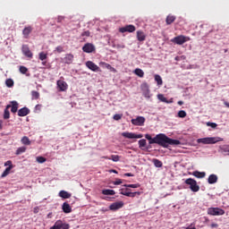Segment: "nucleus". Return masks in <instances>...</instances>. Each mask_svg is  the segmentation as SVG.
<instances>
[{
  "label": "nucleus",
  "mask_w": 229,
  "mask_h": 229,
  "mask_svg": "<svg viewBox=\"0 0 229 229\" xmlns=\"http://www.w3.org/2000/svg\"><path fill=\"white\" fill-rule=\"evenodd\" d=\"M145 138L148 140V144H158L162 148H169V146H180L182 142L178 140H173L167 137L164 133L156 135L155 138H152L151 135L146 134Z\"/></svg>",
  "instance_id": "1"
},
{
  "label": "nucleus",
  "mask_w": 229,
  "mask_h": 229,
  "mask_svg": "<svg viewBox=\"0 0 229 229\" xmlns=\"http://www.w3.org/2000/svg\"><path fill=\"white\" fill-rule=\"evenodd\" d=\"M223 139L219 137H207L197 140L198 144H217L222 142Z\"/></svg>",
  "instance_id": "2"
},
{
  "label": "nucleus",
  "mask_w": 229,
  "mask_h": 229,
  "mask_svg": "<svg viewBox=\"0 0 229 229\" xmlns=\"http://www.w3.org/2000/svg\"><path fill=\"white\" fill-rule=\"evenodd\" d=\"M184 183H186V185H190V189L192 192H198L199 191V185H198V182L192 178L186 179Z\"/></svg>",
  "instance_id": "3"
},
{
  "label": "nucleus",
  "mask_w": 229,
  "mask_h": 229,
  "mask_svg": "<svg viewBox=\"0 0 229 229\" xmlns=\"http://www.w3.org/2000/svg\"><path fill=\"white\" fill-rule=\"evenodd\" d=\"M208 216H225V211L220 208H209L208 209Z\"/></svg>",
  "instance_id": "4"
},
{
  "label": "nucleus",
  "mask_w": 229,
  "mask_h": 229,
  "mask_svg": "<svg viewBox=\"0 0 229 229\" xmlns=\"http://www.w3.org/2000/svg\"><path fill=\"white\" fill-rule=\"evenodd\" d=\"M189 40H191V38L181 35L174 38L172 42L178 44V46H182V44H185V42H189Z\"/></svg>",
  "instance_id": "5"
},
{
  "label": "nucleus",
  "mask_w": 229,
  "mask_h": 229,
  "mask_svg": "<svg viewBox=\"0 0 229 229\" xmlns=\"http://www.w3.org/2000/svg\"><path fill=\"white\" fill-rule=\"evenodd\" d=\"M69 224L64 223L62 220H57L50 229H69Z\"/></svg>",
  "instance_id": "6"
},
{
  "label": "nucleus",
  "mask_w": 229,
  "mask_h": 229,
  "mask_svg": "<svg viewBox=\"0 0 229 229\" xmlns=\"http://www.w3.org/2000/svg\"><path fill=\"white\" fill-rule=\"evenodd\" d=\"M131 123L134 126H144V123H146V118L144 116H138L136 119H131Z\"/></svg>",
  "instance_id": "7"
},
{
  "label": "nucleus",
  "mask_w": 229,
  "mask_h": 229,
  "mask_svg": "<svg viewBox=\"0 0 229 229\" xmlns=\"http://www.w3.org/2000/svg\"><path fill=\"white\" fill-rule=\"evenodd\" d=\"M141 91L144 98H147V99H149V98H151V94L149 91V85H148V83L145 82L141 84Z\"/></svg>",
  "instance_id": "8"
},
{
  "label": "nucleus",
  "mask_w": 229,
  "mask_h": 229,
  "mask_svg": "<svg viewBox=\"0 0 229 229\" xmlns=\"http://www.w3.org/2000/svg\"><path fill=\"white\" fill-rule=\"evenodd\" d=\"M86 67H88V69L90 71H93V72H99V71H101L99 66H98V64H94L92 61L86 62Z\"/></svg>",
  "instance_id": "9"
},
{
  "label": "nucleus",
  "mask_w": 229,
  "mask_h": 229,
  "mask_svg": "<svg viewBox=\"0 0 229 229\" xmlns=\"http://www.w3.org/2000/svg\"><path fill=\"white\" fill-rule=\"evenodd\" d=\"M82 51L84 53H94V51H96V47L91 43H86L82 47Z\"/></svg>",
  "instance_id": "10"
},
{
  "label": "nucleus",
  "mask_w": 229,
  "mask_h": 229,
  "mask_svg": "<svg viewBox=\"0 0 229 229\" xmlns=\"http://www.w3.org/2000/svg\"><path fill=\"white\" fill-rule=\"evenodd\" d=\"M56 85L59 92H65V90H67L68 85L67 82H65L64 81H57Z\"/></svg>",
  "instance_id": "11"
},
{
  "label": "nucleus",
  "mask_w": 229,
  "mask_h": 229,
  "mask_svg": "<svg viewBox=\"0 0 229 229\" xmlns=\"http://www.w3.org/2000/svg\"><path fill=\"white\" fill-rule=\"evenodd\" d=\"M136 28L134 25H127L125 27H122L119 29L120 33H133L135 31Z\"/></svg>",
  "instance_id": "12"
},
{
  "label": "nucleus",
  "mask_w": 229,
  "mask_h": 229,
  "mask_svg": "<svg viewBox=\"0 0 229 229\" xmlns=\"http://www.w3.org/2000/svg\"><path fill=\"white\" fill-rule=\"evenodd\" d=\"M122 135L125 139H142V137H143L142 134H136L133 132H123Z\"/></svg>",
  "instance_id": "13"
},
{
  "label": "nucleus",
  "mask_w": 229,
  "mask_h": 229,
  "mask_svg": "<svg viewBox=\"0 0 229 229\" xmlns=\"http://www.w3.org/2000/svg\"><path fill=\"white\" fill-rule=\"evenodd\" d=\"M21 51L27 58H33V53L30 50V47L28 45H23L21 47Z\"/></svg>",
  "instance_id": "14"
},
{
  "label": "nucleus",
  "mask_w": 229,
  "mask_h": 229,
  "mask_svg": "<svg viewBox=\"0 0 229 229\" xmlns=\"http://www.w3.org/2000/svg\"><path fill=\"white\" fill-rule=\"evenodd\" d=\"M64 64H66L67 65H71L72 62H74V55L72 54H66L64 57L63 58Z\"/></svg>",
  "instance_id": "15"
},
{
  "label": "nucleus",
  "mask_w": 229,
  "mask_h": 229,
  "mask_svg": "<svg viewBox=\"0 0 229 229\" xmlns=\"http://www.w3.org/2000/svg\"><path fill=\"white\" fill-rule=\"evenodd\" d=\"M124 207V202L123 201H118V202H114L109 206L110 210H119V208H123Z\"/></svg>",
  "instance_id": "16"
},
{
  "label": "nucleus",
  "mask_w": 229,
  "mask_h": 229,
  "mask_svg": "<svg viewBox=\"0 0 229 229\" xmlns=\"http://www.w3.org/2000/svg\"><path fill=\"white\" fill-rule=\"evenodd\" d=\"M33 31V27L27 26L22 30V35L24 38H30V34Z\"/></svg>",
  "instance_id": "17"
},
{
  "label": "nucleus",
  "mask_w": 229,
  "mask_h": 229,
  "mask_svg": "<svg viewBox=\"0 0 229 229\" xmlns=\"http://www.w3.org/2000/svg\"><path fill=\"white\" fill-rule=\"evenodd\" d=\"M99 66L103 67L104 69H108V71H111L112 72H116L115 68L112 67L108 63L106 62H100Z\"/></svg>",
  "instance_id": "18"
},
{
  "label": "nucleus",
  "mask_w": 229,
  "mask_h": 229,
  "mask_svg": "<svg viewBox=\"0 0 229 229\" xmlns=\"http://www.w3.org/2000/svg\"><path fill=\"white\" fill-rule=\"evenodd\" d=\"M30 114V108L22 107L18 111L19 117H26Z\"/></svg>",
  "instance_id": "19"
},
{
  "label": "nucleus",
  "mask_w": 229,
  "mask_h": 229,
  "mask_svg": "<svg viewBox=\"0 0 229 229\" xmlns=\"http://www.w3.org/2000/svg\"><path fill=\"white\" fill-rule=\"evenodd\" d=\"M121 194L123 196H127V198H135L138 194V196H140V192L135 191V192H131V191H121Z\"/></svg>",
  "instance_id": "20"
},
{
  "label": "nucleus",
  "mask_w": 229,
  "mask_h": 229,
  "mask_svg": "<svg viewBox=\"0 0 229 229\" xmlns=\"http://www.w3.org/2000/svg\"><path fill=\"white\" fill-rule=\"evenodd\" d=\"M63 212H64V214H71V212H72V208H71V205H69V203L64 202L63 204Z\"/></svg>",
  "instance_id": "21"
},
{
  "label": "nucleus",
  "mask_w": 229,
  "mask_h": 229,
  "mask_svg": "<svg viewBox=\"0 0 229 229\" xmlns=\"http://www.w3.org/2000/svg\"><path fill=\"white\" fill-rule=\"evenodd\" d=\"M17 110H19V103H17V101H11L12 114H17Z\"/></svg>",
  "instance_id": "22"
},
{
  "label": "nucleus",
  "mask_w": 229,
  "mask_h": 229,
  "mask_svg": "<svg viewBox=\"0 0 229 229\" xmlns=\"http://www.w3.org/2000/svg\"><path fill=\"white\" fill-rule=\"evenodd\" d=\"M137 39L139 40V42H144V40H146V34L144 33V31H137Z\"/></svg>",
  "instance_id": "23"
},
{
  "label": "nucleus",
  "mask_w": 229,
  "mask_h": 229,
  "mask_svg": "<svg viewBox=\"0 0 229 229\" xmlns=\"http://www.w3.org/2000/svg\"><path fill=\"white\" fill-rule=\"evenodd\" d=\"M208 182L212 185L214 183H217V175L216 174H210L208 178Z\"/></svg>",
  "instance_id": "24"
},
{
  "label": "nucleus",
  "mask_w": 229,
  "mask_h": 229,
  "mask_svg": "<svg viewBox=\"0 0 229 229\" xmlns=\"http://www.w3.org/2000/svg\"><path fill=\"white\" fill-rule=\"evenodd\" d=\"M157 99H159V101H161L162 103H166L167 105L173 103V100H167V98L162 94L157 95Z\"/></svg>",
  "instance_id": "25"
},
{
  "label": "nucleus",
  "mask_w": 229,
  "mask_h": 229,
  "mask_svg": "<svg viewBox=\"0 0 229 229\" xmlns=\"http://www.w3.org/2000/svg\"><path fill=\"white\" fill-rule=\"evenodd\" d=\"M72 194L65 191H61L59 192V197L63 198V199H69V198H71Z\"/></svg>",
  "instance_id": "26"
},
{
  "label": "nucleus",
  "mask_w": 229,
  "mask_h": 229,
  "mask_svg": "<svg viewBox=\"0 0 229 229\" xmlns=\"http://www.w3.org/2000/svg\"><path fill=\"white\" fill-rule=\"evenodd\" d=\"M21 142L23 144V146H31V140H30L28 136H23L21 140Z\"/></svg>",
  "instance_id": "27"
},
{
  "label": "nucleus",
  "mask_w": 229,
  "mask_h": 229,
  "mask_svg": "<svg viewBox=\"0 0 229 229\" xmlns=\"http://www.w3.org/2000/svg\"><path fill=\"white\" fill-rule=\"evenodd\" d=\"M10 108H12V105H7L4 111V119H8L10 117Z\"/></svg>",
  "instance_id": "28"
},
{
  "label": "nucleus",
  "mask_w": 229,
  "mask_h": 229,
  "mask_svg": "<svg viewBox=\"0 0 229 229\" xmlns=\"http://www.w3.org/2000/svg\"><path fill=\"white\" fill-rule=\"evenodd\" d=\"M192 174L193 176H195V178H205V176H207V174L205 172L199 171H194Z\"/></svg>",
  "instance_id": "29"
},
{
  "label": "nucleus",
  "mask_w": 229,
  "mask_h": 229,
  "mask_svg": "<svg viewBox=\"0 0 229 229\" xmlns=\"http://www.w3.org/2000/svg\"><path fill=\"white\" fill-rule=\"evenodd\" d=\"M175 21H176V16L170 14L166 17L165 22L167 25H169V24H173V22H174Z\"/></svg>",
  "instance_id": "30"
},
{
  "label": "nucleus",
  "mask_w": 229,
  "mask_h": 229,
  "mask_svg": "<svg viewBox=\"0 0 229 229\" xmlns=\"http://www.w3.org/2000/svg\"><path fill=\"white\" fill-rule=\"evenodd\" d=\"M13 169V166H8L5 168V170L3 172L1 178H6L10 174V172Z\"/></svg>",
  "instance_id": "31"
},
{
  "label": "nucleus",
  "mask_w": 229,
  "mask_h": 229,
  "mask_svg": "<svg viewBox=\"0 0 229 229\" xmlns=\"http://www.w3.org/2000/svg\"><path fill=\"white\" fill-rule=\"evenodd\" d=\"M102 194H104V196H115V191H114V190H103Z\"/></svg>",
  "instance_id": "32"
},
{
  "label": "nucleus",
  "mask_w": 229,
  "mask_h": 229,
  "mask_svg": "<svg viewBox=\"0 0 229 229\" xmlns=\"http://www.w3.org/2000/svg\"><path fill=\"white\" fill-rule=\"evenodd\" d=\"M134 74H136V76H139V78H144V71H142V69L140 68L135 69Z\"/></svg>",
  "instance_id": "33"
},
{
  "label": "nucleus",
  "mask_w": 229,
  "mask_h": 229,
  "mask_svg": "<svg viewBox=\"0 0 229 229\" xmlns=\"http://www.w3.org/2000/svg\"><path fill=\"white\" fill-rule=\"evenodd\" d=\"M104 158L108 159V160H113V162H119V160H121V157H119L117 155H112L111 158L108 157H104Z\"/></svg>",
  "instance_id": "34"
},
{
  "label": "nucleus",
  "mask_w": 229,
  "mask_h": 229,
  "mask_svg": "<svg viewBox=\"0 0 229 229\" xmlns=\"http://www.w3.org/2000/svg\"><path fill=\"white\" fill-rule=\"evenodd\" d=\"M26 147H20L17 148L15 155H22V153H26Z\"/></svg>",
  "instance_id": "35"
},
{
  "label": "nucleus",
  "mask_w": 229,
  "mask_h": 229,
  "mask_svg": "<svg viewBox=\"0 0 229 229\" xmlns=\"http://www.w3.org/2000/svg\"><path fill=\"white\" fill-rule=\"evenodd\" d=\"M155 81H157V85H163L164 81H162V77L160 75L156 74L155 75Z\"/></svg>",
  "instance_id": "36"
},
{
  "label": "nucleus",
  "mask_w": 229,
  "mask_h": 229,
  "mask_svg": "<svg viewBox=\"0 0 229 229\" xmlns=\"http://www.w3.org/2000/svg\"><path fill=\"white\" fill-rule=\"evenodd\" d=\"M20 72L21 74H26V76H30V73H27L28 69L26 68V66H20Z\"/></svg>",
  "instance_id": "37"
},
{
  "label": "nucleus",
  "mask_w": 229,
  "mask_h": 229,
  "mask_svg": "<svg viewBox=\"0 0 229 229\" xmlns=\"http://www.w3.org/2000/svg\"><path fill=\"white\" fill-rule=\"evenodd\" d=\"M153 164H154L155 167H162V165H164L162 161H160L158 159H153Z\"/></svg>",
  "instance_id": "38"
},
{
  "label": "nucleus",
  "mask_w": 229,
  "mask_h": 229,
  "mask_svg": "<svg viewBox=\"0 0 229 229\" xmlns=\"http://www.w3.org/2000/svg\"><path fill=\"white\" fill-rule=\"evenodd\" d=\"M5 85L6 87H8L9 89H12V87H13V80L12 79H7L5 81Z\"/></svg>",
  "instance_id": "39"
},
{
  "label": "nucleus",
  "mask_w": 229,
  "mask_h": 229,
  "mask_svg": "<svg viewBox=\"0 0 229 229\" xmlns=\"http://www.w3.org/2000/svg\"><path fill=\"white\" fill-rule=\"evenodd\" d=\"M146 144H147V142H146L145 139H142V140H139V148L140 149H142V148H146Z\"/></svg>",
  "instance_id": "40"
},
{
  "label": "nucleus",
  "mask_w": 229,
  "mask_h": 229,
  "mask_svg": "<svg viewBox=\"0 0 229 229\" xmlns=\"http://www.w3.org/2000/svg\"><path fill=\"white\" fill-rule=\"evenodd\" d=\"M32 99H38L40 98V93L38 91H31Z\"/></svg>",
  "instance_id": "41"
},
{
  "label": "nucleus",
  "mask_w": 229,
  "mask_h": 229,
  "mask_svg": "<svg viewBox=\"0 0 229 229\" xmlns=\"http://www.w3.org/2000/svg\"><path fill=\"white\" fill-rule=\"evenodd\" d=\"M47 59V54L44 53V52H40L39 53V60H41V62H44V60Z\"/></svg>",
  "instance_id": "42"
},
{
  "label": "nucleus",
  "mask_w": 229,
  "mask_h": 229,
  "mask_svg": "<svg viewBox=\"0 0 229 229\" xmlns=\"http://www.w3.org/2000/svg\"><path fill=\"white\" fill-rule=\"evenodd\" d=\"M178 117H181L182 119L187 117V113L184 110H181L178 112Z\"/></svg>",
  "instance_id": "43"
},
{
  "label": "nucleus",
  "mask_w": 229,
  "mask_h": 229,
  "mask_svg": "<svg viewBox=\"0 0 229 229\" xmlns=\"http://www.w3.org/2000/svg\"><path fill=\"white\" fill-rule=\"evenodd\" d=\"M36 160L38 164H44V162H46L47 159H46L44 157H38Z\"/></svg>",
  "instance_id": "44"
},
{
  "label": "nucleus",
  "mask_w": 229,
  "mask_h": 229,
  "mask_svg": "<svg viewBox=\"0 0 229 229\" xmlns=\"http://www.w3.org/2000/svg\"><path fill=\"white\" fill-rule=\"evenodd\" d=\"M113 119L114 121H121V119H123V114H116L113 116Z\"/></svg>",
  "instance_id": "45"
},
{
  "label": "nucleus",
  "mask_w": 229,
  "mask_h": 229,
  "mask_svg": "<svg viewBox=\"0 0 229 229\" xmlns=\"http://www.w3.org/2000/svg\"><path fill=\"white\" fill-rule=\"evenodd\" d=\"M55 51H56L57 53H64V47L58 46L55 47Z\"/></svg>",
  "instance_id": "46"
},
{
  "label": "nucleus",
  "mask_w": 229,
  "mask_h": 229,
  "mask_svg": "<svg viewBox=\"0 0 229 229\" xmlns=\"http://www.w3.org/2000/svg\"><path fill=\"white\" fill-rule=\"evenodd\" d=\"M207 126H210L211 128H217V123L208 122Z\"/></svg>",
  "instance_id": "47"
},
{
  "label": "nucleus",
  "mask_w": 229,
  "mask_h": 229,
  "mask_svg": "<svg viewBox=\"0 0 229 229\" xmlns=\"http://www.w3.org/2000/svg\"><path fill=\"white\" fill-rule=\"evenodd\" d=\"M128 187L130 189H139V187H140V184L136 183V184H129Z\"/></svg>",
  "instance_id": "48"
},
{
  "label": "nucleus",
  "mask_w": 229,
  "mask_h": 229,
  "mask_svg": "<svg viewBox=\"0 0 229 229\" xmlns=\"http://www.w3.org/2000/svg\"><path fill=\"white\" fill-rule=\"evenodd\" d=\"M81 37H90V31L86 30V31L82 32Z\"/></svg>",
  "instance_id": "49"
},
{
  "label": "nucleus",
  "mask_w": 229,
  "mask_h": 229,
  "mask_svg": "<svg viewBox=\"0 0 229 229\" xmlns=\"http://www.w3.org/2000/svg\"><path fill=\"white\" fill-rule=\"evenodd\" d=\"M121 183H123V181L121 179H116L114 182V185H121Z\"/></svg>",
  "instance_id": "50"
},
{
  "label": "nucleus",
  "mask_w": 229,
  "mask_h": 229,
  "mask_svg": "<svg viewBox=\"0 0 229 229\" xmlns=\"http://www.w3.org/2000/svg\"><path fill=\"white\" fill-rule=\"evenodd\" d=\"M4 165H9V167H13V165H12V161L11 160L5 162Z\"/></svg>",
  "instance_id": "51"
},
{
  "label": "nucleus",
  "mask_w": 229,
  "mask_h": 229,
  "mask_svg": "<svg viewBox=\"0 0 229 229\" xmlns=\"http://www.w3.org/2000/svg\"><path fill=\"white\" fill-rule=\"evenodd\" d=\"M64 19H65V17H64V16H58V17H57V22H62V21H64Z\"/></svg>",
  "instance_id": "52"
},
{
  "label": "nucleus",
  "mask_w": 229,
  "mask_h": 229,
  "mask_svg": "<svg viewBox=\"0 0 229 229\" xmlns=\"http://www.w3.org/2000/svg\"><path fill=\"white\" fill-rule=\"evenodd\" d=\"M217 226H219V225H217V224H211V228H217Z\"/></svg>",
  "instance_id": "53"
},
{
  "label": "nucleus",
  "mask_w": 229,
  "mask_h": 229,
  "mask_svg": "<svg viewBox=\"0 0 229 229\" xmlns=\"http://www.w3.org/2000/svg\"><path fill=\"white\" fill-rule=\"evenodd\" d=\"M123 176H133V174L131 173H126L123 174Z\"/></svg>",
  "instance_id": "54"
},
{
  "label": "nucleus",
  "mask_w": 229,
  "mask_h": 229,
  "mask_svg": "<svg viewBox=\"0 0 229 229\" xmlns=\"http://www.w3.org/2000/svg\"><path fill=\"white\" fill-rule=\"evenodd\" d=\"M116 47H120L122 49H124V47H126L124 45H117Z\"/></svg>",
  "instance_id": "55"
},
{
  "label": "nucleus",
  "mask_w": 229,
  "mask_h": 229,
  "mask_svg": "<svg viewBox=\"0 0 229 229\" xmlns=\"http://www.w3.org/2000/svg\"><path fill=\"white\" fill-rule=\"evenodd\" d=\"M109 173H114V174H117V170L111 169L109 170Z\"/></svg>",
  "instance_id": "56"
},
{
  "label": "nucleus",
  "mask_w": 229,
  "mask_h": 229,
  "mask_svg": "<svg viewBox=\"0 0 229 229\" xmlns=\"http://www.w3.org/2000/svg\"><path fill=\"white\" fill-rule=\"evenodd\" d=\"M224 149H225V151H228L229 152V146L224 147Z\"/></svg>",
  "instance_id": "57"
},
{
  "label": "nucleus",
  "mask_w": 229,
  "mask_h": 229,
  "mask_svg": "<svg viewBox=\"0 0 229 229\" xmlns=\"http://www.w3.org/2000/svg\"><path fill=\"white\" fill-rule=\"evenodd\" d=\"M177 103H178V105H180L181 106H182V105H183V101H182V100H179Z\"/></svg>",
  "instance_id": "58"
},
{
  "label": "nucleus",
  "mask_w": 229,
  "mask_h": 229,
  "mask_svg": "<svg viewBox=\"0 0 229 229\" xmlns=\"http://www.w3.org/2000/svg\"><path fill=\"white\" fill-rule=\"evenodd\" d=\"M224 105H225L227 108H229V103H228V102H225Z\"/></svg>",
  "instance_id": "59"
},
{
  "label": "nucleus",
  "mask_w": 229,
  "mask_h": 229,
  "mask_svg": "<svg viewBox=\"0 0 229 229\" xmlns=\"http://www.w3.org/2000/svg\"><path fill=\"white\" fill-rule=\"evenodd\" d=\"M0 130H3V121H0Z\"/></svg>",
  "instance_id": "60"
},
{
  "label": "nucleus",
  "mask_w": 229,
  "mask_h": 229,
  "mask_svg": "<svg viewBox=\"0 0 229 229\" xmlns=\"http://www.w3.org/2000/svg\"><path fill=\"white\" fill-rule=\"evenodd\" d=\"M102 212H108V209H101Z\"/></svg>",
  "instance_id": "61"
},
{
  "label": "nucleus",
  "mask_w": 229,
  "mask_h": 229,
  "mask_svg": "<svg viewBox=\"0 0 229 229\" xmlns=\"http://www.w3.org/2000/svg\"><path fill=\"white\" fill-rule=\"evenodd\" d=\"M186 229H196V227H187Z\"/></svg>",
  "instance_id": "62"
},
{
  "label": "nucleus",
  "mask_w": 229,
  "mask_h": 229,
  "mask_svg": "<svg viewBox=\"0 0 229 229\" xmlns=\"http://www.w3.org/2000/svg\"><path fill=\"white\" fill-rule=\"evenodd\" d=\"M128 185H130V184H124L123 187H128Z\"/></svg>",
  "instance_id": "63"
}]
</instances>
